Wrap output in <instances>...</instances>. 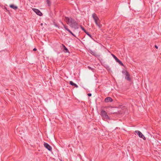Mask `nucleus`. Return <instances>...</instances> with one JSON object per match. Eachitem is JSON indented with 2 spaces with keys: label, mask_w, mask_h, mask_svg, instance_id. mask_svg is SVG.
<instances>
[{
  "label": "nucleus",
  "mask_w": 161,
  "mask_h": 161,
  "mask_svg": "<svg viewBox=\"0 0 161 161\" xmlns=\"http://www.w3.org/2000/svg\"><path fill=\"white\" fill-rule=\"evenodd\" d=\"M64 19L67 24L70 27L74 28L75 29L78 28V25L77 22L71 17H65Z\"/></svg>",
  "instance_id": "f257e3e1"
},
{
  "label": "nucleus",
  "mask_w": 161,
  "mask_h": 161,
  "mask_svg": "<svg viewBox=\"0 0 161 161\" xmlns=\"http://www.w3.org/2000/svg\"><path fill=\"white\" fill-rule=\"evenodd\" d=\"M101 115L103 119L107 120L109 119V116L107 115V112L105 111H102Z\"/></svg>",
  "instance_id": "f03ea898"
},
{
  "label": "nucleus",
  "mask_w": 161,
  "mask_h": 161,
  "mask_svg": "<svg viewBox=\"0 0 161 161\" xmlns=\"http://www.w3.org/2000/svg\"><path fill=\"white\" fill-rule=\"evenodd\" d=\"M135 132L138 135L140 138H142L143 140H146V138L141 132L139 130H136Z\"/></svg>",
  "instance_id": "7ed1b4c3"
},
{
  "label": "nucleus",
  "mask_w": 161,
  "mask_h": 161,
  "mask_svg": "<svg viewBox=\"0 0 161 161\" xmlns=\"http://www.w3.org/2000/svg\"><path fill=\"white\" fill-rule=\"evenodd\" d=\"M124 74L125 75V79L128 81H130L131 79L130 78V75L128 72L125 71L124 72Z\"/></svg>",
  "instance_id": "20e7f679"
},
{
  "label": "nucleus",
  "mask_w": 161,
  "mask_h": 161,
  "mask_svg": "<svg viewBox=\"0 0 161 161\" xmlns=\"http://www.w3.org/2000/svg\"><path fill=\"white\" fill-rule=\"evenodd\" d=\"M33 11L38 15L40 16H41L42 15V13L39 10L36 8H33Z\"/></svg>",
  "instance_id": "39448f33"
},
{
  "label": "nucleus",
  "mask_w": 161,
  "mask_h": 161,
  "mask_svg": "<svg viewBox=\"0 0 161 161\" xmlns=\"http://www.w3.org/2000/svg\"><path fill=\"white\" fill-rule=\"evenodd\" d=\"M92 17L95 23H96L99 20V18L97 17L95 13H94L92 14Z\"/></svg>",
  "instance_id": "423d86ee"
},
{
  "label": "nucleus",
  "mask_w": 161,
  "mask_h": 161,
  "mask_svg": "<svg viewBox=\"0 0 161 161\" xmlns=\"http://www.w3.org/2000/svg\"><path fill=\"white\" fill-rule=\"evenodd\" d=\"M44 146L49 151H52V147L48 143H44Z\"/></svg>",
  "instance_id": "0eeeda50"
},
{
  "label": "nucleus",
  "mask_w": 161,
  "mask_h": 161,
  "mask_svg": "<svg viewBox=\"0 0 161 161\" xmlns=\"http://www.w3.org/2000/svg\"><path fill=\"white\" fill-rule=\"evenodd\" d=\"M61 23L63 25L64 28L69 33H70L72 35H73V33L68 28V26H66L64 24L63 22H61Z\"/></svg>",
  "instance_id": "6e6552de"
},
{
  "label": "nucleus",
  "mask_w": 161,
  "mask_h": 161,
  "mask_svg": "<svg viewBox=\"0 0 161 161\" xmlns=\"http://www.w3.org/2000/svg\"><path fill=\"white\" fill-rule=\"evenodd\" d=\"M61 23L63 25L64 28L69 33H70L72 35H73V33L68 28V26H66L64 24L63 22H61Z\"/></svg>",
  "instance_id": "1a4fd4ad"
},
{
  "label": "nucleus",
  "mask_w": 161,
  "mask_h": 161,
  "mask_svg": "<svg viewBox=\"0 0 161 161\" xmlns=\"http://www.w3.org/2000/svg\"><path fill=\"white\" fill-rule=\"evenodd\" d=\"M89 52L92 55L97 57L99 56V55L97 54L95 52L91 50H89Z\"/></svg>",
  "instance_id": "9d476101"
},
{
  "label": "nucleus",
  "mask_w": 161,
  "mask_h": 161,
  "mask_svg": "<svg viewBox=\"0 0 161 161\" xmlns=\"http://www.w3.org/2000/svg\"><path fill=\"white\" fill-rule=\"evenodd\" d=\"M113 100L110 97H108L105 98L104 100V101L105 103H108L109 102H112Z\"/></svg>",
  "instance_id": "9b49d317"
},
{
  "label": "nucleus",
  "mask_w": 161,
  "mask_h": 161,
  "mask_svg": "<svg viewBox=\"0 0 161 161\" xmlns=\"http://www.w3.org/2000/svg\"><path fill=\"white\" fill-rule=\"evenodd\" d=\"M69 84L71 86H75V87L77 88H78V86L77 85L74 83L72 81H69Z\"/></svg>",
  "instance_id": "f8f14e48"
},
{
  "label": "nucleus",
  "mask_w": 161,
  "mask_h": 161,
  "mask_svg": "<svg viewBox=\"0 0 161 161\" xmlns=\"http://www.w3.org/2000/svg\"><path fill=\"white\" fill-rule=\"evenodd\" d=\"M9 7L11 8H13V9H15V10H16V9L18 8V7L16 6H15L14 4H10V5Z\"/></svg>",
  "instance_id": "ddd939ff"
},
{
  "label": "nucleus",
  "mask_w": 161,
  "mask_h": 161,
  "mask_svg": "<svg viewBox=\"0 0 161 161\" xmlns=\"http://www.w3.org/2000/svg\"><path fill=\"white\" fill-rule=\"evenodd\" d=\"M63 46L64 48V52L66 53H69V51L68 49L67 48V47L63 44Z\"/></svg>",
  "instance_id": "4468645a"
},
{
  "label": "nucleus",
  "mask_w": 161,
  "mask_h": 161,
  "mask_svg": "<svg viewBox=\"0 0 161 161\" xmlns=\"http://www.w3.org/2000/svg\"><path fill=\"white\" fill-rule=\"evenodd\" d=\"M46 3L48 7H50L51 5V0H46Z\"/></svg>",
  "instance_id": "2eb2a0df"
},
{
  "label": "nucleus",
  "mask_w": 161,
  "mask_h": 161,
  "mask_svg": "<svg viewBox=\"0 0 161 161\" xmlns=\"http://www.w3.org/2000/svg\"><path fill=\"white\" fill-rule=\"evenodd\" d=\"M96 25L99 28H101L102 27V25L100 24V22H98V21L95 23Z\"/></svg>",
  "instance_id": "dca6fc26"
},
{
  "label": "nucleus",
  "mask_w": 161,
  "mask_h": 161,
  "mask_svg": "<svg viewBox=\"0 0 161 161\" xmlns=\"http://www.w3.org/2000/svg\"><path fill=\"white\" fill-rule=\"evenodd\" d=\"M116 62H118V63H119V64L120 65H121L122 66H124V64H123V63L121 61H120L119 60V59Z\"/></svg>",
  "instance_id": "f3484780"
},
{
  "label": "nucleus",
  "mask_w": 161,
  "mask_h": 161,
  "mask_svg": "<svg viewBox=\"0 0 161 161\" xmlns=\"http://www.w3.org/2000/svg\"><path fill=\"white\" fill-rule=\"evenodd\" d=\"M86 34L88 36H89L91 38L93 39L92 35L88 32L86 31Z\"/></svg>",
  "instance_id": "a211bd4d"
},
{
  "label": "nucleus",
  "mask_w": 161,
  "mask_h": 161,
  "mask_svg": "<svg viewBox=\"0 0 161 161\" xmlns=\"http://www.w3.org/2000/svg\"><path fill=\"white\" fill-rule=\"evenodd\" d=\"M111 55L115 59L116 61L119 59L115 55L113 54H112Z\"/></svg>",
  "instance_id": "6ab92c4d"
},
{
  "label": "nucleus",
  "mask_w": 161,
  "mask_h": 161,
  "mask_svg": "<svg viewBox=\"0 0 161 161\" xmlns=\"http://www.w3.org/2000/svg\"><path fill=\"white\" fill-rule=\"evenodd\" d=\"M80 27L81 29L85 33L87 31L81 26H80Z\"/></svg>",
  "instance_id": "aec40b11"
},
{
  "label": "nucleus",
  "mask_w": 161,
  "mask_h": 161,
  "mask_svg": "<svg viewBox=\"0 0 161 161\" xmlns=\"http://www.w3.org/2000/svg\"><path fill=\"white\" fill-rule=\"evenodd\" d=\"M88 96L89 97H91L92 96V94L91 93H88Z\"/></svg>",
  "instance_id": "412c9836"
},
{
  "label": "nucleus",
  "mask_w": 161,
  "mask_h": 161,
  "mask_svg": "<svg viewBox=\"0 0 161 161\" xmlns=\"http://www.w3.org/2000/svg\"><path fill=\"white\" fill-rule=\"evenodd\" d=\"M36 50H37V49L36 48H34L33 49V51H36Z\"/></svg>",
  "instance_id": "4be33fe9"
},
{
  "label": "nucleus",
  "mask_w": 161,
  "mask_h": 161,
  "mask_svg": "<svg viewBox=\"0 0 161 161\" xmlns=\"http://www.w3.org/2000/svg\"><path fill=\"white\" fill-rule=\"evenodd\" d=\"M155 47L156 48H157V49H158V46H157V45H155Z\"/></svg>",
  "instance_id": "5701e85b"
},
{
  "label": "nucleus",
  "mask_w": 161,
  "mask_h": 161,
  "mask_svg": "<svg viewBox=\"0 0 161 161\" xmlns=\"http://www.w3.org/2000/svg\"><path fill=\"white\" fill-rule=\"evenodd\" d=\"M55 26L56 27H58V25L56 24H55Z\"/></svg>",
  "instance_id": "b1692460"
},
{
  "label": "nucleus",
  "mask_w": 161,
  "mask_h": 161,
  "mask_svg": "<svg viewBox=\"0 0 161 161\" xmlns=\"http://www.w3.org/2000/svg\"><path fill=\"white\" fill-rule=\"evenodd\" d=\"M72 36H74L75 37H76V36H75V35H74V34H73V35H72Z\"/></svg>",
  "instance_id": "393cba45"
},
{
  "label": "nucleus",
  "mask_w": 161,
  "mask_h": 161,
  "mask_svg": "<svg viewBox=\"0 0 161 161\" xmlns=\"http://www.w3.org/2000/svg\"><path fill=\"white\" fill-rule=\"evenodd\" d=\"M88 68L89 69H91V68L89 66H88Z\"/></svg>",
  "instance_id": "a878e982"
}]
</instances>
